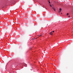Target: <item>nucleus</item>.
Segmentation results:
<instances>
[{"instance_id": "obj_1", "label": "nucleus", "mask_w": 73, "mask_h": 73, "mask_svg": "<svg viewBox=\"0 0 73 73\" xmlns=\"http://www.w3.org/2000/svg\"><path fill=\"white\" fill-rule=\"evenodd\" d=\"M49 34H50V35H53V32L51 31L50 33Z\"/></svg>"}, {"instance_id": "obj_2", "label": "nucleus", "mask_w": 73, "mask_h": 73, "mask_svg": "<svg viewBox=\"0 0 73 73\" xmlns=\"http://www.w3.org/2000/svg\"><path fill=\"white\" fill-rule=\"evenodd\" d=\"M61 8L60 9H59V12H61Z\"/></svg>"}, {"instance_id": "obj_3", "label": "nucleus", "mask_w": 73, "mask_h": 73, "mask_svg": "<svg viewBox=\"0 0 73 73\" xmlns=\"http://www.w3.org/2000/svg\"><path fill=\"white\" fill-rule=\"evenodd\" d=\"M53 10H54V11H56V10H55V8L53 7Z\"/></svg>"}, {"instance_id": "obj_4", "label": "nucleus", "mask_w": 73, "mask_h": 73, "mask_svg": "<svg viewBox=\"0 0 73 73\" xmlns=\"http://www.w3.org/2000/svg\"><path fill=\"white\" fill-rule=\"evenodd\" d=\"M36 38H33L32 40H35V39H36Z\"/></svg>"}, {"instance_id": "obj_5", "label": "nucleus", "mask_w": 73, "mask_h": 73, "mask_svg": "<svg viewBox=\"0 0 73 73\" xmlns=\"http://www.w3.org/2000/svg\"><path fill=\"white\" fill-rule=\"evenodd\" d=\"M37 36H38V37H40V36H41V35H37Z\"/></svg>"}, {"instance_id": "obj_6", "label": "nucleus", "mask_w": 73, "mask_h": 73, "mask_svg": "<svg viewBox=\"0 0 73 73\" xmlns=\"http://www.w3.org/2000/svg\"><path fill=\"white\" fill-rule=\"evenodd\" d=\"M68 15H69V13H67V16H68Z\"/></svg>"}, {"instance_id": "obj_7", "label": "nucleus", "mask_w": 73, "mask_h": 73, "mask_svg": "<svg viewBox=\"0 0 73 73\" xmlns=\"http://www.w3.org/2000/svg\"><path fill=\"white\" fill-rule=\"evenodd\" d=\"M52 32V33H54V31H53Z\"/></svg>"}, {"instance_id": "obj_8", "label": "nucleus", "mask_w": 73, "mask_h": 73, "mask_svg": "<svg viewBox=\"0 0 73 73\" xmlns=\"http://www.w3.org/2000/svg\"><path fill=\"white\" fill-rule=\"evenodd\" d=\"M48 2H49V3H50V1H48Z\"/></svg>"}, {"instance_id": "obj_9", "label": "nucleus", "mask_w": 73, "mask_h": 73, "mask_svg": "<svg viewBox=\"0 0 73 73\" xmlns=\"http://www.w3.org/2000/svg\"><path fill=\"white\" fill-rule=\"evenodd\" d=\"M50 6L51 7H52V5H50Z\"/></svg>"}, {"instance_id": "obj_10", "label": "nucleus", "mask_w": 73, "mask_h": 73, "mask_svg": "<svg viewBox=\"0 0 73 73\" xmlns=\"http://www.w3.org/2000/svg\"><path fill=\"white\" fill-rule=\"evenodd\" d=\"M70 17V16H68V17Z\"/></svg>"}, {"instance_id": "obj_11", "label": "nucleus", "mask_w": 73, "mask_h": 73, "mask_svg": "<svg viewBox=\"0 0 73 73\" xmlns=\"http://www.w3.org/2000/svg\"><path fill=\"white\" fill-rule=\"evenodd\" d=\"M1 23L0 22V25H1V24H0Z\"/></svg>"}, {"instance_id": "obj_12", "label": "nucleus", "mask_w": 73, "mask_h": 73, "mask_svg": "<svg viewBox=\"0 0 73 73\" xmlns=\"http://www.w3.org/2000/svg\"><path fill=\"white\" fill-rule=\"evenodd\" d=\"M61 13L62 14V13Z\"/></svg>"}]
</instances>
